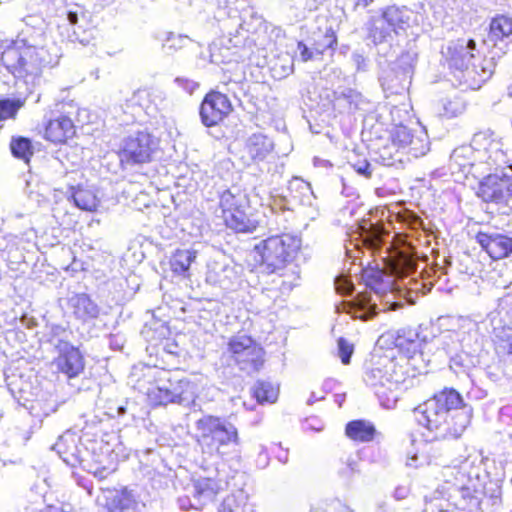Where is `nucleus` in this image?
<instances>
[{"instance_id": "1", "label": "nucleus", "mask_w": 512, "mask_h": 512, "mask_svg": "<svg viewBox=\"0 0 512 512\" xmlns=\"http://www.w3.org/2000/svg\"><path fill=\"white\" fill-rule=\"evenodd\" d=\"M415 419L432 440L456 439L470 424L472 408L454 389H445L414 410Z\"/></svg>"}, {"instance_id": "2", "label": "nucleus", "mask_w": 512, "mask_h": 512, "mask_svg": "<svg viewBox=\"0 0 512 512\" xmlns=\"http://www.w3.org/2000/svg\"><path fill=\"white\" fill-rule=\"evenodd\" d=\"M0 62L29 92L40 82L48 61L46 49L34 37H17L1 53Z\"/></svg>"}, {"instance_id": "3", "label": "nucleus", "mask_w": 512, "mask_h": 512, "mask_svg": "<svg viewBox=\"0 0 512 512\" xmlns=\"http://www.w3.org/2000/svg\"><path fill=\"white\" fill-rule=\"evenodd\" d=\"M195 440L203 455L223 457L230 446L239 445L238 430L225 418L203 415L195 424Z\"/></svg>"}, {"instance_id": "4", "label": "nucleus", "mask_w": 512, "mask_h": 512, "mask_svg": "<svg viewBox=\"0 0 512 512\" xmlns=\"http://www.w3.org/2000/svg\"><path fill=\"white\" fill-rule=\"evenodd\" d=\"M365 382L375 392L380 405L393 409L403 391L408 388V378L403 367L392 360H387L382 367H375L366 372Z\"/></svg>"}, {"instance_id": "5", "label": "nucleus", "mask_w": 512, "mask_h": 512, "mask_svg": "<svg viewBox=\"0 0 512 512\" xmlns=\"http://www.w3.org/2000/svg\"><path fill=\"white\" fill-rule=\"evenodd\" d=\"M474 40L459 39L448 47V60L451 67L463 72L464 81L471 89H479L494 73V57L483 59L478 65L472 64L475 58Z\"/></svg>"}, {"instance_id": "6", "label": "nucleus", "mask_w": 512, "mask_h": 512, "mask_svg": "<svg viewBox=\"0 0 512 512\" xmlns=\"http://www.w3.org/2000/svg\"><path fill=\"white\" fill-rule=\"evenodd\" d=\"M300 247V238L283 234L261 241L255 246V251L261 257V264L266 271L276 273L283 270L293 260Z\"/></svg>"}, {"instance_id": "7", "label": "nucleus", "mask_w": 512, "mask_h": 512, "mask_svg": "<svg viewBox=\"0 0 512 512\" xmlns=\"http://www.w3.org/2000/svg\"><path fill=\"white\" fill-rule=\"evenodd\" d=\"M410 10L395 5L380 10V14L372 16L366 23L367 38L375 45L392 40L393 34L404 29L409 20Z\"/></svg>"}, {"instance_id": "8", "label": "nucleus", "mask_w": 512, "mask_h": 512, "mask_svg": "<svg viewBox=\"0 0 512 512\" xmlns=\"http://www.w3.org/2000/svg\"><path fill=\"white\" fill-rule=\"evenodd\" d=\"M391 146H384L380 152V158L384 165H391L394 152L408 148V153L414 157L425 155L429 151V140L426 131L419 127L412 131L404 125H395L390 132Z\"/></svg>"}, {"instance_id": "9", "label": "nucleus", "mask_w": 512, "mask_h": 512, "mask_svg": "<svg viewBox=\"0 0 512 512\" xmlns=\"http://www.w3.org/2000/svg\"><path fill=\"white\" fill-rule=\"evenodd\" d=\"M468 466L469 464L465 462L459 467H446L443 470L445 478L443 486L447 494V502L459 509H466L475 498V487L466 475Z\"/></svg>"}, {"instance_id": "10", "label": "nucleus", "mask_w": 512, "mask_h": 512, "mask_svg": "<svg viewBox=\"0 0 512 512\" xmlns=\"http://www.w3.org/2000/svg\"><path fill=\"white\" fill-rule=\"evenodd\" d=\"M394 272L397 275L396 289L409 304H415L419 295L427 294L432 288V282H424L411 276L416 272V263L410 257H402Z\"/></svg>"}, {"instance_id": "11", "label": "nucleus", "mask_w": 512, "mask_h": 512, "mask_svg": "<svg viewBox=\"0 0 512 512\" xmlns=\"http://www.w3.org/2000/svg\"><path fill=\"white\" fill-rule=\"evenodd\" d=\"M386 236H388V232L382 224H374L364 220L350 234L349 242L345 246L346 253L349 257L356 258L357 256L353 255L352 252L353 250L359 251L361 246L376 251L385 243Z\"/></svg>"}, {"instance_id": "12", "label": "nucleus", "mask_w": 512, "mask_h": 512, "mask_svg": "<svg viewBox=\"0 0 512 512\" xmlns=\"http://www.w3.org/2000/svg\"><path fill=\"white\" fill-rule=\"evenodd\" d=\"M228 351L243 370H258L264 361L262 347L245 334L233 336L228 342Z\"/></svg>"}, {"instance_id": "13", "label": "nucleus", "mask_w": 512, "mask_h": 512, "mask_svg": "<svg viewBox=\"0 0 512 512\" xmlns=\"http://www.w3.org/2000/svg\"><path fill=\"white\" fill-rule=\"evenodd\" d=\"M159 140L148 132H139L124 142L120 157L122 162L145 163L158 151Z\"/></svg>"}, {"instance_id": "14", "label": "nucleus", "mask_w": 512, "mask_h": 512, "mask_svg": "<svg viewBox=\"0 0 512 512\" xmlns=\"http://www.w3.org/2000/svg\"><path fill=\"white\" fill-rule=\"evenodd\" d=\"M232 111L228 97L220 92L208 93L202 101L200 116L202 123L211 127L221 122Z\"/></svg>"}, {"instance_id": "15", "label": "nucleus", "mask_w": 512, "mask_h": 512, "mask_svg": "<svg viewBox=\"0 0 512 512\" xmlns=\"http://www.w3.org/2000/svg\"><path fill=\"white\" fill-rule=\"evenodd\" d=\"M478 195L485 202L501 203L512 196V177L497 174L488 175L480 183Z\"/></svg>"}, {"instance_id": "16", "label": "nucleus", "mask_w": 512, "mask_h": 512, "mask_svg": "<svg viewBox=\"0 0 512 512\" xmlns=\"http://www.w3.org/2000/svg\"><path fill=\"white\" fill-rule=\"evenodd\" d=\"M479 245L494 260H500L512 254V237L498 232H479L476 236Z\"/></svg>"}, {"instance_id": "17", "label": "nucleus", "mask_w": 512, "mask_h": 512, "mask_svg": "<svg viewBox=\"0 0 512 512\" xmlns=\"http://www.w3.org/2000/svg\"><path fill=\"white\" fill-rule=\"evenodd\" d=\"M171 403L183 406L194 404L198 397V386L195 382L187 378H179L168 372L166 376Z\"/></svg>"}, {"instance_id": "18", "label": "nucleus", "mask_w": 512, "mask_h": 512, "mask_svg": "<svg viewBox=\"0 0 512 512\" xmlns=\"http://www.w3.org/2000/svg\"><path fill=\"white\" fill-rule=\"evenodd\" d=\"M59 356L56 359L58 369L69 378L78 376L84 369V361L80 351L67 342L57 346Z\"/></svg>"}, {"instance_id": "19", "label": "nucleus", "mask_w": 512, "mask_h": 512, "mask_svg": "<svg viewBox=\"0 0 512 512\" xmlns=\"http://www.w3.org/2000/svg\"><path fill=\"white\" fill-rule=\"evenodd\" d=\"M488 39L494 46H499L501 53L505 54L507 47L512 43V17L498 15L492 18Z\"/></svg>"}, {"instance_id": "20", "label": "nucleus", "mask_w": 512, "mask_h": 512, "mask_svg": "<svg viewBox=\"0 0 512 512\" xmlns=\"http://www.w3.org/2000/svg\"><path fill=\"white\" fill-rule=\"evenodd\" d=\"M337 309L361 320H368L377 314L376 301L369 292L359 293L354 301L343 302Z\"/></svg>"}, {"instance_id": "21", "label": "nucleus", "mask_w": 512, "mask_h": 512, "mask_svg": "<svg viewBox=\"0 0 512 512\" xmlns=\"http://www.w3.org/2000/svg\"><path fill=\"white\" fill-rule=\"evenodd\" d=\"M481 151L472 145L460 146L450 156L449 168L452 174L466 175L474 162L481 159Z\"/></svg>"}, {"instance_id": "22", "label": "nucleus", "mask_w": 512, "mask_h": 512, "mask_svg": "<svg viewBox=\"0 0 512 512\" xmlns=\"http://www.w3.org/2000/svg\"><path fill=\"white\" fill-rule=\"evenodd\" d=\"M273 150V142L263 134H253L245 142L244 157L252 162L263 161Z\"/></svg>"}, {"instance_id": "23", "label": "nucleus", "mask_w": 512, "mask_h": 512, "mask_svg": "<svg viewBox=\"0 0 512 512\" xmlns=\"http://www.w3.org/2000/svg\"><path fill=\"white\" fill-rule=\"evenodd\" d=\"M98 500L102 501L110 512H122L135 502L132 493L127 489H102Z\"/></svg>"}, {"instance_id": "24", "label": "nucleus", "mask_w": 512, "mask_h": 512, "mask_svg": "<svg viewBox=\"0 0 512 512\" xmlns=\"http://www.w3.org/2000/svg\"><path fill=\"white\" fill-rule=\"evenodd\" d=\"M74 134V124L66 116L50 120L45 129V138L53 143H64L72 138Z\"/></svg>"}, {"instance_id": "25", "label": "nucleus", "mask_w": 512, "mask_h": 512, "mask_svg": "<svg viewBox=\"0 0 512 512\" xmlns=\"http://www.w3.org/2000/svg\"><path fill=\"white\" fill-rule=\"evenodd\" d=\"M193 487L194 497L201 505L212 502L218 493L224 489L222 481L206 477L194 480Z\"/></svg>"}, {"instance_id": "26", "label": "nucleus", "mask_w": 512, "mask_h": 512, "mask_svg": "<svg viewBox=\"0 0 512 512\" xmlns=\"http://www.w3.org/2000/svg\"><path fill=\"white\" fill-rule=\"evenodd\" d=\"M220 208L222 210V218L227 216L228 212L232 213L240 208H249L248 196L236 187L226 190L220 196Z\"/></svg>"}, {"instance_id": "27", "label": "nucleus", "mask_w": 512, "mask_h": 512, "mask_svg": "<svg viewBox=\"0 0 512 512\" xmlns=\"http://www.w3.org/2000/svg\"><path fill=\"white\" fill-rule=\"evenodd\" d=\"M248 208H240L236 212L227 214L223 220L227 227L236 232H252L256 229L258 221L247 213Z\"/></svg>"}, {"instance_id": "28", "label": "nucleus", "mask_w": 512, "mask_h": 512, "mask_svg": "<svg viewBox=\"0 0 512 512\" xmlns=\"http://www.w3.org/2000/svg\"><path fill=\"white\" fill-rule=\"evenodd\" d=\"M70 307L76 318L87 321L96 318L99 314V308L88 295L77 294L70 298Z\"/></svg>"}, {"instance_id": "29", "label": "nucleus", "mask_w": 512, "mask_h": 512, "mask_svg": "<svg viewBox=\"0 0 512 512\" xmlns=\"http://www.w3.org/2000/svg\"><path fill=\"white\" fill-rule=\"evenodd\" d=\"M168 376L167 371L159 372L155 383H151L146 390V395L149 401L154 405H168L171 403V397L169 393L168 382L166 379Z\"/></svg>"}, {"instance_id": "30", "label": "nucleus", "mask_w": 512, "mask_h": 512, "mask_svg": "<svg viewBox=\"0 0 512 512\" xmlns=\"http://www.w3.org/2000/svg\"><path fill=\"white\" fill-rule=\"evenodd\" d=\"M197 252L191 249H178L170 257L171 271L176 275L187 276L190 265L195 261Z\"/></svg>"}, {"instance_id": "31", "label": "nucleus", "mask_w": 512, "mask_h": 512, "mask_svg": "<svg viewBox=\"0 0 512 512\" xmlns=\"http://www.w3.org/2000/svg\"><path fill=\"white\" fill-rule=\"evenodd\" d=\"M288 189L291 197L298 201L301 205L312 206L315 200L310 183L301 178L294 177L290 182Z\"/></svg>"}, {"instance_id": "32", "label": "nucleus", "mask_w": 512, "mask_h": 512, "mask_svg": "<svg viewBox=\"0 0 512 512\" xmlns=\"http://www.w3.org/2000/svg\"><path fill=\"white\" fill-rule=\"evenodd\" d=\"M67 464L75 465L78 461L76 437L74 434L66 433L59 437L53 447Z\"/></svg>"}, {"instance_id": "33", "label": "nucleus", "mask_w": 512, "mask_h": 512, "mask_svg": "<svg viewBox=\"0 0 512 512\" xmlns=\"http://www.w3.org/2000/svg\"><path fill=\"white\" fill-rule=\"evenodd\" d=\"M487 145L484 147V152H481V159L487 162L489 165H495L496 167H503L508 164V159L503 150V144L497 140L485 139Z\"/></svg>"}, {"instance_id": "34", "label": "nucleus", "mask_w": 512, "mask_h": 512, "mask_svg": "<svg viewBox=\"0 0 512 512\" xmlns=\"http://www.w3.org/2000/svg\"><path fill=\"white\" fill-rule=\"evenodd\" d=\"M346 434L355 441L367 442L373 439L375 428L369 422L356 420L347 424Z\"/></svg>"}, {"instance_id": "35", "label": "nucleus", "mask_w": 512, "mask_h": 512, "mask_svg": "<svg viewBox=\"0 0 512 512\" xmlns=\"http://www.w3.org/2000/svg\"><path fill=\"white\" fill-rule=\"evenodd\" d=\"M75 205L85 211H95L100 199L92 188H77L72 194Z\"/></svg>"}, {"instance_id": "36", "label": "nucleus", "mask_w": 512, "mask_h": 512, "mask_svg": "<svg viewBox=\"0 0 512 512\" xmlns=\"http://www.w3.org/2000/svg\"><path fill=\"white\" fill-rule=\"evenodd\" d=\"M450 505V502H447L444 486H442L430 495L425 496L423 512H449L448 507Z\"/></svg>"}, {"instance_id": "37", "label": "nucleus", "mask_w": 512, "mask_h": 512, "mask_svg": "<svg viewBox=\"0 0 512 512\" xmlns=\"http://www.w3.org/2000/svg\"><path fill=\"white\" fill-rule=\"evenodd\" d=\"M247 503L248 494L244 490H237L224 499L223 509L227 512H243Z\"/></svg>"}, {"instance_id": "38", "label": "nucleus", "mask_w": 512, "mask_h": 512, "mask_svg": "<svg viewBox=\"0 0 512 512\" xmlns=\"http://www.w3.org/2000/svg\"><path fill=\"white\" fill-rule=\"evenodd\" d=\"M10 149L15 157L24 160L26 163L29 162V159L33 154L31 141L24 137L12 138Z\"/></svg>"}, {"instance_id": "39", "label": "nucleus", "mask_w": 512, "mask_h": 512, "mask_svg": "<svg viewBox=\"0 0 512 512\" xmlns=\"http://www.w3.org/2000/svg\"><path fill=\"white\" fill-rule=\"evenodd\" d=\"M253 394L259 403H273L278 397V388L268 382H257Z\"/></svg>"}, {"instance_id": "40", "label": "nucleus", "mask_w": 512, "mask_h": 512, "mask_svg": "<svg viewBox=\"0 0 512 512\" xmlns=\"http://www.w3.org/2000/svg\"><path fill=\"white\" fill-rule=\"evenodd\" d=\"M161 40L163 49L168 53L185 47L189 42V38L187 36L175 34L173 32H164Z\"/></svg>"}, {"instance_id": "41", "label": "nucleus", "mask_w": 512, "mask_h": 512, "mask_svg": "<svg viewBox=\"0 0 512 512\" xmlns=\"http://www.w3.org/2000/svg\"><path fill=\"white\" fill-rule=\"evenodd\" d=\"M459 328V331H448L442 338L452 339L456 337L459 342H464L466 341V336H470L472 333L476 332V324L469 319H460Z\"/></svg>"}, {"instance_id": "42", "label": "nucleus", "mask_w": 512, "mask_h": 512, "mask_svg": "<svg viewBox=\"0 0 512 512\" xmlns=\"http://www.w3.org/2000/svg\"><path fill=\"white\" fill-rule=\"evenodd\" d=\"M24 105L20 99H2L0 100V120L14 118L18 110Z\"/></svg>"}, {"instance_id": "43", "label": "nucleus", "mask_w": 512, "mask_h": 512, "mask_svg": "<svg viewBox=\"0 0 512 512\" xmlns=\"http://www.w3.org/2000/svg\"><path fill=\"white\" fill-rule=\"evenodd\" d=\"M465 110V104L459 97L445 99L443 102V115L446 117H456Z\"/></svg>"}, {"instance_id": "44", "label": "nucleus", "mask_w": 512, "mask_h": 512, "mask_svg": "<svg viewBox=\"0 0 512 512\" xmlns=\"http://www.w3.org/2000/svg\"><path fill=\"white\" fill-rule=\"evenodd\" d=\"M478 363V360L470 357L467 353H462L452 358L451 360V368H463V371L468 372L471 368L475 367Z\"/></svg>"}, {"instance_id": "45", "label": "nucleus", "mask_w": 512, "mask_h": 512, "mask_svg": "<svg viewBox=\"0 0 512 512\" xmlns=\"http://www.w3.org/2000/svg\"><path fill=\"white\" fill-rule=\"evenodd\" d=\"M335 289L343 295H350L354 289L351 280L346 276H339L335 279Z\"/></svg>"}, {"instance_id": "46", "label": "nucleus", "mask_w": 512, "mask_h": 512, "mask_svg": "<svg viewBox=\"0 0 512 512\" xmlns=\"http://www.w3.org/2000/svg\"><path fill=\"white\" fill-rule=\"evenodd\" d=\"M339 356L343 364L347 365L350 363V357L353 353V346L344 339L338 341Z\"/></svg>"}, {"instance_id": "47", "label": "nucleus", "mask_w": 512, "mask_h": 512, "mask_svg": "<svg viewBox=\"0 0 512 512\" xmlns=\"http://www.w3.org/2000/svg\"><path fill=\"white\" fill-rule=\"evenodd\" d=\"M352 166L358 174L364 176L365 178L371 177L372 170H371V165L368 161H366V160L359 161V162L353 164Z\"/></svg>"}, {"instance_id": "48", "label": "nucleus", "mask_w": 512, "mask_h": 512, "mask_svg": "<svg viewBox=\"0 0 512 512\" xmlns=\"http://www.w3.org/2000/svg\"><path fill=\"white\" fill-rule=\"evenodd\" d=\"M175 82L190 94L198 87V84L195 81L186 78H176Z\"/></svg>"}, {"instance_id": "49", "label": "nucleus", "mask_w": 512, "mask_h": 512, "mask_svg": "<svg viewBox=\"0 0 512 512\" xmlns=\"http://www.w3.org/2000/svg\"><path fill=\"white\" fill-rule=\"evenodd\" d=\"M297 50L300 54V58L303 62H307L313 59L314 53L304 43L298 42Z\"/></svg>"}, {"instance_id": "50", "label": "nucleus", "mask_w": 512, "mask_h": 512, "mask_svg": "<svg viewBox=\"0 0 512 512\" xmlns=\"http://www.w3.org/2000/svg\"><path fill=\"white\" fill-rule=\"evenodd\" d=\"M336 43V37L333 33V31L329 30L327 31L325 35V43L321 45L319 48H317V54H321L322 51L326 48H332L333 45Z\"/></svg>"}, {"instance_id": "51", "label": "nucleus", "mask_w": 512, "mask_h": 512, "mask_svg": "<svg viewBox=\"0 0 512 512\" xmlns=\"http://www.w3.org/2000/svg\"><path fill=\"white\" fill-rule=\"evenodd\" d=\"M493 332L496 337L503 339L505 335H502L503 332H498L497 327H493ZM507 336V346L505 349L507 350V353L512 356V335H506Z\"/></svg>"}, {"instance_id": "52", "label": "nucleus", "mask_w": 512, "mask_h": 512, "mask_svg": "<svg viewBox=\"0 0 512 512\" xmlns=\"http://www.w3.org/2000/svg\"><path fill=\"white\" fill-rule=\"evenodd\" d=\"M409 492H410L409 487L399 486L395 489L394 496L398 500L405 499L408 496Z\"/></svg>"}, {"instance_id": "53", "label": "nucleus", "mask_w": 512, "mask_h": 512, "mask_svg": "<svg viewBox=\"0 0 512 512\" xmlns=\"http://www.w3.org/2000/svg\"><path fill=\"white\" fill-rule=\"evenodd\" d=\"M407 465L411 466V467H417L418 466V455H417V452H409L408 453Z\"/></svg>"}, {"instance_id": "54", "label": "nucleus", "mask_w": 512, "mask_h": 512, "mask_svg": "<svg viewBox=\"0 0 512 512\" xmlns=\"http://www.w3.org/2000/svg\"><path fill=\"white\" fill-rule=\"evenodd\" d=\"M353 60L356 63L358 69H360L362 67V65L365 64L366 59L363 55L355 53V54H353Z\"/></svg>"}, {"instance_id": "55", "label": "nucleus", "mask_w": 512, "mask_h": 512, "mask_svg": "<svg viewBox=\"0 0 512 512\" xmlns=\"http://www.w3.org/2000/svg\"><path fill=\"white\" fill-rule=\"evenodd\" d=\"M355 5L359 7L366 8L371 5L375 0H354Z\"/></svg>"}, {"instance_id": "56", "label": "nucleus", "mask_w": 512, "mask_h": 512, "mask_svg": "<svg viewBox=\"0 0 512 512\" xmlns=\"http://www.w3.org/2000/svg\"><path fill=\"white\" fill-rule=\"evenodd\" d=\"M292 72V64L286 68H284L283 75H288Z\"/></svg>"}, {"instance_id": "57", "label": "nucleus", "mask_w": 512, "mask_h": 512, "mask_svg": "<svg viewBox=\"0 0 512 512\" xmlns=\"http://www.w3.org/2000/svg\"><path fill=\"white\" fill-rule=\"evenodd\" d=\"M360 95L357 94V93H353V92H350V98L354 99V98H358Z\"/></svg>"}, {"instance_id": "58", "label": "nucleus", "mask_w": 512, "mask_h": 512, "mask_svg": "<svg viewBox=\"0 0 512 512\" xmlns=\"http://www.w3.org/2000/svg\"><path fill=\"white\" fill-rule=\"evenodd\" d=\"M399 307V304L398 303H394L393 305H391V307L389 309L391 310H395Z\"/></svg>"}, {"instance_id": "59", "label": "nucleus", "mask_w": 512, "mask_h": 512, "mask_svg": "<svg viewBox=\"0 0 512 512\" xmlns=\"http://www.w3.org/2000/svg\"><path fill=\"white\" fill-rule=\"evenodd\" d=\"M69 17H70L71 22H73V21H74V18H76V16H75V15H72V14H69Z\"/></svg>"}, {"instance_id": "60", "label": "nucleus", "mask_w": 512, "mask_h": 512, "mask_svg": "<svg viewBox=\"0 0 512 512\" xmlns=\"http://www.w3.org/2000/svg\"><path fill=\"white\" fill-rule=\"evenodd\" d=\"M509 96L512 97V84L509 86Z\"/></svg>"}, {"instance_id": "61", "label": "nucleus", "mask_w": 512, "mask_h": 512, "mask_svg": "<svg viewBox=\"0 0 512 512\" xmlns=\"http://www.w3.org/2000/svg\"><path fill=\"white\" fill-rule=\"evenodd\" d=\"M473 143H474L475 145H478V144H479V140H478L477 138H475V139L473 140Z\"/></svg>"}, {"instance_id": "62", "label": "nucleus", "mask_w": 512, "mask_h": 512, "mask_svg": "<svg viewBox=\"0 0 512 512\" xmlns=\"http://www.w3.org/2000/svg\"><path fill=\"white\" fill-rule=\"evenodd\" d=\"M420 222H421V221H420V219H415V220H414V224H415V225H416V224H420Z\"/></svg>"}, {"instance_id": "63", "label": "nucleus", "mask_w": 512, "mask_h": 512, "mask_svg": "<svg viewBox=\"0 0 512 512\" xmlns=\"http://www.w3.org/2000/svg\"><path fill=\"white\" fill-rule=\"evenodd\" d=\"M224 57L227 58V61H231L232 60V58L229 57L228 55H224Z\"/></svg>"}]
</instances>
